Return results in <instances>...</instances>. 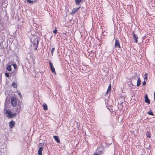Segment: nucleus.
<instances>
[{
	"mask_svg": "<svg viewBox=\"0 0 155 155\" xmlns=\"http://www.w3.org/2000/svg\"><path fill=\"white\" fill-rule=\"evenodd\" d=\"M39 43V41L38 39L37 38L34 39L32 44L33 45V47L34 48L35 50L36 51L37 50V48L38 47Z\"/></svg>",
	"mask_w": 155,
	"mask_h": 155,
	"instance_id": "nucleus-1",
	"label": "nucleus"
},
{
	"mask_svg": "<svg viewBox=\"0 0 155 155\" xmlns=\"http://www.w3.org/2000/svg\"><path fill=\"white\" fill-rule=\"evenodd\" d=\"M4 111L5 113V114L6 116L9 117V118H12V113L9 110H7V109L5 108V107L4 108Z\"/></svg>",
	"mask_w": 155,
	"mask_h": 155,
	"instance_id": "nucleus-2",
	"label": "nucleus"
},
{
	"mask_svg": "<svg viewBox=\"0 0 155 155\" xmlns=\"http://www.w3.org/2000/svg\"><path fill=\"white\" fill-rule=\"evenodd\" d=\"M11 100L12 105L14 107L16 106L17 104L16 98L15 97H13L11 98Z\"/></svg>",
	"mask_w": 155,
	"mask_h": 155,
	"instance_id": "nucleus-3",
	"label": "nucleus"
},
{
	"mask_svg": "<svg viewBox=\"0 0 155 155\" xmlns=\"http://www.w3.org/2000/svg\"><path fill=\"white\" fill-rule=\"evenodd\" d=\"M49 64L50 65L51 70L52 73H54L56 74L55 68L53 65V64L51 61L49 62Z\"/></svg>",
	"mask_w": 155,
	"mask_h": 155,
	"instance_id": "nucleus-4",
	"label": "nucleus"
},
{
	"mask_svg": "<svg viewBox=\"0 0 155 155\" xmlns=\"http://www.w3.org/2000/svg\"><path fill=\"white\" fill-rule=\"evenodd\" d=\"M132 34L133 39L134 40V42L135 43H137V39L138 38L137 35V34H135L134 31L133 32Z\"/></svg>",
	"mask_w": 155,
	"mask_h": 155,
	"instance_id": "nucleus-5",
	"label": "nucleus"
},
{
	"mask_svg": "<svg viewBox=\"0 0 155 155\" xmlns=\"http://www.w3.org/2000/svg\"><path fill=\"white\" fill-rule=\"evenodd\" d=\"M104 151V148L102 147L98 148V153L99 154H103Z\"/></svg>",
	"mask_w": 155,
	"mask_h": 155,
	"instance_id": "nucleus-6",
	"label": "nucleus"
},
{
	"mask_svg": "<svg viewBox=\"0 0 155 155\" xmlns=\"http://www.w3.org/2000/svg\"><path fill=\"white\" fill-rule=\"evenodd\" d=\"M115 47L117 48H120V45L119 41L117 39V38H116L115 42Z\"/></svg>",
	"mask_w": 155,
	"mask_h": 155,
	"instance_id": "nucleus-7",
	"label": "nucleus"
},
{
	"mask_svg": "<svg viewBox=\"0 0 155 155\" xmlns=\"http://www.w3.org/2000/svg\"><path fill=\"white\" fill-rule=\"evenodd\" d=\"M145 101V102L148 103V104H150V99L148 98V96L147 94H146L144 97Z\"/></svg>",
	"mask_w": 155,
	"mask_h": 155,
	"instance_id": "nucleus-8",
	"label": "nucleus"
},
{
	"mask_svg": "<svg viewBox=\"0 0 155 155\" xmlns=\"http://www.w3.org/2000/svg\"><path fill=\"white\" fill-rule=\"evenodd\" d=\"M53 137L54 140L58 143H60V141L59 138V137L57 136H54Z\"/></svg>",
	"mask_w": 155,
	"mask_h": 155,
	"instance_id": "nucleus-9",
	"label": "nucleus"
},
{
	"mask_svg": "<svg viewBox=\"0 0 155 155\" xmlns=\"http://www.w3.org/2000/svg\"><path fill=\"white\" fill-rule=\"evenodd\" d=\"M80 8V6L77 7L75 8H74L72 9V12L71 14L74 15L78 10Z\"/></svg>",
	"mask_w": 155,
	"mask_h": 155,
	"instance_id": "nucleus-10",
	"label": "nucleus"
},
{
	"mask_svg": "<svg viewBox=\"0 0 155 155\" xmlns=\"http://www.w3.org/2000/svg\"><path fill=\"white\" fill-rule=\"evenodd\" d=\"M15 124V122L13 120H11L9 123V126L10 128H12L14 127Z\"/></svg>",
	"mask_w": 155,
	"mask_h": 155,
	"instance_id": "nucleus-11",
	"label": "nucleus"
},
{
	"mask_svg": "<svg viewBox=\"0 0 155 155\" xmlns=\"http://www.w3.org/2000/svg\"><path fill=\"white\" fill-rule=\"evenodd\" d=\"M43 149V148L41 147H40L38 150V154L39 155H42V151Z\"/></svg>",
	"mask_w": 155,
	"mask_h": 155,
	"instance_id": "nucleus-12",
	"label": "nucleus"
},
{
	"mask_svg": "<svg viewBox=\"0 0 155 155\" xmlns=\"http://www.w3.org/2000/svg\"><path fill=\"white\" fill-rule=\"evenodd\" d=\"M111 85L110 84L108 86V87L107 89V91L106 93V94H107L109 92H110L111 91Z\"/></svg>",
	"mask_w": 155,
	"mask_h": 155,
	"instance_id": "nucleus-13",
	"label": "nucleus"
},
{
	"mask_svg": "<svg viewBox=\"0 0 155 155\" xmlns=\"http://www.w3.org/2000/svg\"><path fill=\"white\" fill-rule=\"evenodd\" d=\"M82 0H75L76 4L77 5H80Z\"/></svg>",
	"mask_w": 155,
	"mask_h": 155,
	"instance_id": "nucleus-14",
	"label": "nucleus"
},
{
	"mask_svg": "<svg viewBox=\"0 0 155 155\" xmlns=\"http://www.w3.org/2000/svg\"><path fill=\"white\" fill-rule=\"evenodd\" d=\"M7 69L8 71H12V66L11 65H8L6 68Z\"/></svg>",
	"mask_w": 155,
	"mask_h": 155,
	"instance_id": "nucleus-15",
	"label": "nucleus"
},
{
	"mask_svg": "<svg viewBox=\"0 0 155 155\" xmlns=\"http://www.w3.org/2000/svg\"><path fill=\"white\" fill-rule=\"evenodd\" d=\"M141 83V80L140 79V78H138L137 81V87H139Z\"/></svg>",
	"mask_w": 155,
	"mask_h": 155,
	"instance_id": "nucleus-16",
	"label": "nucleus"
},
{
	"mask_svg": "<svg viewBox=\"0 0 155 155\" xmlns=\"http://www.w3.org/2000/svg\"><path fill=\"white\" fill-rule=\"evenodd\" d=\"M43 107L44 109L45 110H48V106L47 105L45 104L44 103L43 104Z\"/></svg>",
	"mask_w": 155,
	"mask_h": 155,
	"instance_id": "nucleus-17",
	"label": "nucleus"
},
{
	"mask_svg": "<svg viewBox=\"0 0 155 155\" xmlns=\"http://www.w3.org/2000/svg\"><path fill=\"white\" fill-rule=\"evenodd\" d=\"M147 113L149 115H152L153 116H154L153 114V113L152 111L150 110L148 112H147Z\"/></svg>",
	"mask_w": 155,
	"mask_h": 155,
	"instance_id": "nucleus-18",
	"label": "nucleus"
},
{
	"mask_svg": "<svg viewBox=\"0 0 155 155\" xmlns=\"http://www.w3.org/2000/svg\"><path fill=\"white\" fill-rule=\"evenodd\" d=\"M11 86L13 87L14 88H16L17 87V85L16 84L15 82H13L12 83Z\"/></svg>",
	"mask_w": 155,
	"mask_h": 155,
	"instance_id": "nucleus-19",
	"label": "nucleus"
},
{
	"mask_svg": "<svg viewBox=\"0 0 155 155\" xmlns=\"http://www.w3.org/2000/svg\"><path fill=\"white\" fill-rule=\"evenodd\" d=\"M150 132L147 131L146 134V136L147 137H149V138H150Z\"/></svg>",
	"mask_w": 155,
	"mask_h": 155,
	"instance_id": "nucleus-20",
	"label": "nucleus"
},
{
	"mask_svg": "<svg viewBox=\"0 0 155 155\" xmlns=\"http://www.w3.org/2000/svg\"><path fill=\"white\" fill-rule=\"evenodd\" d=\"M54 50H55V48H53L51 49V54L52 55H53L54 52Z\"/></svg>",
	"mask_w": 155,
	"mask_h": 155,
	"instance_id": "nucleus-21",
	"label": "nucleus"
},
{
	"mask_svg": "<svg viewBox=\"0 0 155 155\" xmlns=\"http://www.w3.org/2000/svg\"><path fill=\"white\" fill-rule=\"evenodd\" d=\"M120 100V99H119V100L118 101V104H119V107H120V106H121V105L123 103V102H119V101Z\"/></svg>",
	"mask_w": 155,
	"mask_h": 155,
	"instance_id": "nucleus-22",
	"label": "nucleus"
},
{
	"mask_svg": "<svg viewBox=\"0 0 155 155\" xmlns=\"http://www.w3.org/2000/svg\"><path fill=\"white\" fill-rule=\"evenodd\" d=\"M29 3H33V1L31 0H26Z\"/></svg>",
	"mask_w": 155,
	"mask_h": 155,
	"instance_id": "nucleus-23",
	"label": "nucleus"
},
{
	"mask_svg": "<svg viewBox=\"0 0 155 155\" xmlns=\"http://www.w3.org/2000/svg\"><path fill=\"white\" fill-rule=\"evenodd\" d=\"M147 75L148 74L147 73H145L144 75V79H147Z\"/></svg>",
	"mask_w": 155,
	"mask_h": 155,
	"instance_id": "nucleus-24",
	"label": "nucleus"
},
{
	"mask_svg": "<svg viewBox=\"0 0 155 155\" xmlns=\"http://www.w3.org/2000/svg\"><path fill=\"white\" fill-rule=\"evenodd\" d=\"M5 76L8 78H9V74L8 73H5Z\"/></svg>",
	"mask_w": 155,
	"mask_h": 155,
	"instance_id": "nucleus-25",
	"label": "nucleus"
},
{
	"mask_svg": "<svg viewBox=\"0 0 155 155\" xmlns=\"http://www.w3.org/2000/svg\"><path fill=\"white\" fill-rule=\"evenodd\" d=\"M57 31L56 28H55V29L53 31V32L54 34H56L57 33Z\"/></svg>",
	"mask_w": 155,
	"mask_h": 155,
	"instance_id": "nucleus-26",
	"label": "nucleus"
},
{
	"mask_svg": "<svg viewBox=\"0 0 155 155\" xmlns=\"http://www.w3.org/2000/svg\"><path fill=\"white\" fill-rule=\"evenodd\" d=\"M12 65L15 69H16L17 67V66L16 64H12Z\"/></svg>",
	"mask_w": 155,
	"mask_h": 155,
	"instance_id": "nucleus-27",
	"label": "nucleus"
},
{
	"mask_svg": "<svg viewBox=\"0 0 155 155\" xmlns=\"http://www.w3.org/2000/svg\"><path fill=\"white\" fill-rule=\"evenodd\" d=\"M16 115V113H15V114H12V117H15Z\"/></svg>",
	"mask_w": 155,
	"mask_h": 155,
	"instance_id": "nucleus-28",
	"label": "nucleus"
},
{
	"mask_svg": "<svg viewBox=\"0 0 155 155\" xmlns=\"http://www.w3.org/2000/svg\"><path fill=\"white\" fill-rule=\"evenodd\" d=\"M18 95L20 98H21L22 95H21V94L20 92L18 93Z\"/></svg>",
	"mask_w": 155,
	"mask_h": 155,
	"instance_id": "nucleus-29",
	"label": "nucleus"
},
{
	"mask_svg": "<svg viewBox=\"0 0 155 155\" xmlns=\"http://www.w3.org/2000/svg\"><path fill=\"white\" fill-rule=\"evenodd\" d=\"M146 84V82L145 81H144L142 83V84L143 85H144Z\"/></svg>",
	"mask_w": 155,
	"mask_h": 155,
	"instance_id": "nucleus-30",
	"label": "nucleus"
},
{
	"mask_svg": "<svg viewBox=\"0 0 155 155\" xmlns=\"http://www.w3.org/2000/svg\"><path fill=\"white\" fill-rule=\"evenodd\" d=\"M44 144V143L42 144V143H40L39 144V146H42V145H43Z\"/></svg>",
	"mask_w": 155,
	"mask_h": 155,
	"instance_id": "nucleus-31",
	"label": "nucleus"
},
{
	"mask_svg": "<svg viewBox=\"0 0 155 155\" xmlns=\"http://www.w3.org/2000/svg\"><path fill=\"white\" fill-rule=\"evenodd\" d=\"M94 155H98V154L97 153H95L94 154Z\"/></svg>",
	"mask_w": 155,
	"mask_h": 155,
	"instance_id": "nucleus-32",
	"label": "nucleus"
}]
</instances>
